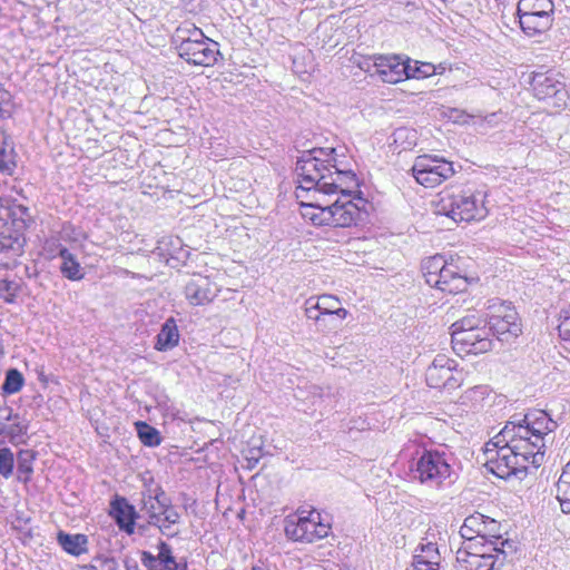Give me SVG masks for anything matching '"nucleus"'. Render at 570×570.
Returning a JSON list of instances; mask_svg holds the SVG:
<instances>
[{
  "label": "nucleus",
  "instance_id": "obj_1",
  "mask_svg": "<svg viewBox=\"0 0 570 570\" xmlns=\"http://www.w3.org/2000/svg\"><path fill=\"white\" fill-rule=\"evenodd\" d=\"M510 434H512L511 430L503 428L485 444L487 466L501 479L525 474L528 468L532 466V456L535 454L525 444L521 445L518 438Z\"/></svg>",
  "mask_w": 570,
  "mask_h": 570
},
{
  "label": "nucleus",
  "instance_id": "obj_2",
  "mask_svg": "<svg viewBox=\"0 0 570 570\" xmlns=\"http://www.w3.org/2000/svg\"><path fill=\"white\" fill-rule=\"evenodd\" d=\"M334 154V148H314L302 153L295 165L298 178L297 198L303 197V193L312 190L315 195H324L325 188L334 185L328 181L332 163L335 161Z\"/></svg>",
  "mask_w": 570,
  "mask_h": 570
},
{
  "label": "nucleus",
  "instance_id": "obj_3",
  "mask_svg": "<svg viewBox=\"0 0 570 570\" xmlns=\"http://www.w3.org/2000/svg\"><path fill=\"white\" fill-rule=\"evenodd\" d=\"M511 430V435L518 438L521 445H527L535 452L532 456V468H539L544 461L546 436L557 429L553 421L544 411L534 410L523 415L521 420H511L503 426Z\"/></svg>",
  "mask_w": 570,
  "mask_h": 570
},
{
  "label": "nucleus",
  "instance_id": "obj_4",
  "mask_svg": "<svg viewBox=\"0 0 570 570\" xmlns=\"http://www.w3.org/2000/svg\"><path fill=\"white\" fill-rule=\"evenodd\" d=\"M435 213L454 222L481 220L488 215L485 193L470 187L445 189L439 194Z\"/></svg>",
  "mask_w": 570,
  "mask_h": 570
},
{
  "label": "nucleus",
  "instance_id": "obj_5",
  "mask_svg": "<svg viewBox=\"0 0 570 570\" xmlns=\"http://www.w3.org/2000/svg\"><path fill=\"white\" fill-rule=\"evenodd\" d=\"M450 453L424 450L411 466L412 478L430 489H442L455 481Z\"/></svg>",
  "mask_w": 570,
  "mask_h": 570
},
{
  "label": "nucleus",
  "instance_id": "obj_6",
  "mask_svg": "<svg viewBox=\"0 0 570 570\" xmlns=\"http://www.w3.org/2000/svg\"><path fill=\"white\" fill-rule=\"evenodd\" d=\"M301 203L302 216L315 226L351 227L360 219V208L351 199L337 198L333 204Z\"/></svg>",
  "mask_w": 570,
  "mask_h": 570
},
{
  "label": "nucleus",
  "instance_id": "obj_7",
  "mask_svg": "<svg viewBox=\"0 0 570 570\" xmlns=\"http://www.w3.org/2000/svg\"><path fill=\"white\" fill-rule=\"evenodd\" d=\"M515 16L519 26L528 37L547 32L554 21L553 0H519Z\"/></svg>",
  "mask_w": 570,
  "mask_h": 570
},
{
  "label": "nucleus",
  "instance_id": "obj_8",
  "mask_svg": "<svg viewBox=\"0 0 570 570\" xmlns=\"http://www.w3.org/2000/svg\"><path fill=\"white\" fill-rule=\"evenodd\" d=\"M487 323L489 331L502 343H511L522 333V324L514 306L499 298L489 301Z\"/></svg>",
  "mask_w": 570,
  "mask_h": 570
},
{
  "label": "nucleus",
  "instance_id": "obj_9",
  "mask_svg": "<svg viewBox=\"0 0 570 570\" xmlns=\"http://www.w3.org/2000/svg\"><path fill=\"white\" fill-rule=\"evenodd\" d=\"M415 180L428 188H433L455 174L452 161L432 155L417 156L412 166Z\"/></svg>",
  "mask_w": 570,
  "mask_h": 570
},
{
  "label": "nucleus",
  "instance_id": "obj_10",
  "mask_svg": "<svg viewBox=\"0 0 570 570\" xmlns=\"http://www.w3.org/2000/svg\"><path fill=\"white\" fill-rule=\"evenodd\" d=\"M191 32L194 39L176 46L179 57L195 66L215 65L220 56L218 43L205 37L202 30H191Z\"/></svg>",
  "mask_w": 570,
  "mask_h": 570
},
{
  "label": "nucleus",
  "instance_id": "obj_11",
  "mask_svg": "<svg viewBox=\"0 0 570 570\" xmlns=\"http://www.w3.org/2000/svg\"><path fill=\"white\" fill-rule=\"evenodd\" d=\"M330 525L321 522L320 513L311 512L306 517L287 518L285 520V534L293 541L312 543L326 538Z\"/></svg>",
  "mask_w": 570,
  "mask_h": 570
},
{
  "label": "nucleus",
  "instance_id": "obj_12",
  "mask_svg": "<svg viewBox=\"0 0 570 570\" xmlns=\"http://www.w3.org/2000/svg\"><path fill=\"white\" fill-rule=\"evenodd\" d=\"M471 547L461 548L456 552L458 570H500L509 559V551L502 549L497 552L487 548L480 551H470Z\"/></svg>",
  "mask_w": 570,
  "mask_h": 570
},
{
  "label": "nucleus",
  "instance_id": "obj_13",
  "mask_svg": "<svg viewBox=\"0 0 570 570\" xmlns=\"http://www.w3.org/2000/svg\"><path fill=\"white\" fill-rule=\"evenodd\" d=\"M531 88L538 100L546 101L554 108H560L567 102L568 92L564 82L560 80V75L553 70L534 72Z\"/></svg>",
  "mask_w": 570,
  "mask_h": 570
},
{
  "label": "nucleus",
  "instance_id": "obj_14",
  "mask_svg": "<svg viewBox=\"0 0 570 570\" xmlns=\"http://www.w3.org/2000/svg\"><path fill=\"white\" fill-rule=\"evenodd\" d=\"M358 66L365 71H374L384 82L397 83L409 79V59L400 56L374 55L364 59Z\"/></svg>",
  "mask_w": 570,
  "mask_h": 570
},
{
  "label": "nucleus",
  "instance_id": "obj_15",
  "mask_svg": "<svg viewBox=\"0 0 570 570\" xmlns=\"http://www.w3.org/2000/svg\"><path fill=\"white\" fill-rule=\"evenodd\" d=\"M456 362L444 354H438L425 371L426 384L432 389L454 390L461 385V373Z\"/></svg>",
  "mask_w": 570,
  "mask_h": 570
},
{
  "label": "nucleus",
  "instance_id": "obj_16",
  "mask_svg": "<svg viewBox=\"0 0 570 570\" xmlns=\"http://www.w3.org/2000/svg\"><path fill=\"white\" fill-rule=\"evenodd\" d=\"M451 343L454 352L459 355L487 353L493 346L492 340L489 337V330L485 327L451 333Z\"/></svg>",
  "mask_w": 570,
  "mask_h": 570
},
{
  "label": "nucleus",
  "instance_id": "obj_17",
  "mask_svg": "<svg viewBox=\"0 0 570 570\" xmlns=\"http://www.w3.org/2000/svg\"><path fill=\"white\" fill-rule=\"evenodd\" d=\"M348 312L341 306L340 299L334 295L324 294L318 297H309L305 301V315L308 320L321 325L326 316H337L344 320Z\"/></svg>",
  "mask_w": 570,
  "mask_h": 570
},
{
  "label": "nucleus",
  "instance_id": "obj_18",
  "mask_svg": "<svg viewBox=\"0 0 570 570\" xmlns=\"http://www.w3.org/2000/svg\"><path fill=\"white\" fill-rule=\"evenodd\" d=\"M24 238L13 232L11 227L0 226V267L10 269L17 265L18 258L23 254Z\"/></svg>",
  "mask_w": 570,
  "mask_h": 570
},
{
  "label": "nucleus",
  "instance_id": "obj_19",
  "mask_svg": "<svg viewBox=\"0 0 570 570\" xmlns=\"http://www.w3.org/2000/svg\"><path fill=\"white\" fill-rule=\"evenodd\" d=\"M185 297L193 306L212 303L219 293V287L208 276L194 275L185 285Z\"/></svg>",
  "mask_w": 570,
  "mask_h": 570
},
{
  "label": "nucleus",
  "instance_id": "obj_20",
  "mask_svg": "<svg viewBox=\"0 0 570 570\" xmlns=\"http://www.w3.org/2000/svg\"><path fill=\"white\" fill-rule=\"evenodd\" d=\"M110 517L118 528L127 534L135 533L138 513L132 504L124 497L115 495L110 502Z\"/></svg>",
  "mask_w": 570,
  "mask_h": 570
},
{
  "label": "nucleus",
  "instance_id": "obj_21",
  "mask_svg": "<svg viewBox=\"0 0 570 570\" xmlns=\"http://www.w3.org/2000/svg\"><path fill=\"white\" fill-rule=\"evenodd\" d=\"M468 277L462 275L459 267L451 262L444 266L431 287H435L444 293L458 294L464 292L468 288Z\"/></svg>",
  "mask_w": 570,
  "mask_h": 570
},
{
  "label": "nucleus",
  "instance_id": "obj_22",
  "mask_svg": "<svg viewBox=\"0 0 570 570\" xmlns=\"http://www.w3.org/2000/svg\"><path fill=\"white\" fill-rule=\"evenodd\" d=\"M484 529L481 533V547L490 549L493 552L507 549L509 557L515 552V544L513 541L502 539L500 534V523L492 518L484 515Z\"/></svg>",
  "mask_w": 570,
  "mask_h": 570
},
{
  "label": "nucleus",
  "instance_id": "obj_23",
  "mask_svg": "<svg viewBox=\"0 0 570 570\" xmlns=\"http://www.w3.org/2000/svg\"><path fill=\"white\" fill-rule=\"evenodd\" d=\"M328 175H331V177H328V181H332L334 185L325 188L324 195L341 193L344 198H348L352 195L353 189L358 187L355 173L353 170L340 169L336 166V160L332 163V168Z\"/></svg>",
  "mask_w": 570,
  "mask_h": 570
},
{
  "label": "nucleus",
  "instance_id": "obj_24",
  "mask_svg": "<svg viewBox=\"0 0 570 570\" xmlns=\"http://www.w3.org/2000/svg\"><path fill=\"white\" fill-rule=\"evenodd\" d=\"M180 522V514L171 504L168 508L159 510V514L151 517V525L158 528L161 534L168 538H175L179 534L177 525Z\"/></svg>",
  "mask_w": 570,
  "mask_h": 570
},
{
  "label": "nucleus",
  "instance_id": "obj_25",
  "mask_svg": "<svg viewBox=\"0 0 570 570\" xmlns=\"http://www.w3.org/2000/svg\"><path fill=\"white\" fill-rule=\"evenodd\" d=\"M57 542L65 552L75 557L88 551V537L82 533L70 534L59 531L57 533Z\"/></svg>",
  "mask_w": 570,
  "mask_h": 570
},
{
  "label": "nucleus",
  "instance_id": "obj_26",
  "mask_svg": "<svg viewBox=\"0 0 570 570\" xmlns=\"http://www.w3.org/2000/svg\"><path fill=\"white\" fill-rule=\"evenodd\" d=\"M58 256L61 258L60 272L69 281H80L85 274L76 256L66 247L59 249Z\"/></svg>",
  "mask_w": 570,
  "mask_h": 570
},
{
  "label": "nucleus",
  "instance_id": "obj_27",
  "mask_svg": "<svg viewBox=\"0 0 570 570\" xmlns=\"http://www.w3.org/2000/svg\"><path fill=\"white\" fill-rule=\"evenodd\" d=\"M179 342V332L173 317L166 320L157 335L156 350L167 351L175 347Z\"/></svg>",
  "mask_w": 570,
  "mask_h": 570
},
{
  "label": "nucleus",
  "instance_id": "obj_28",
  "mask_svg": "<svg viewBox=\"0 0 570 570\" xmlns=\"http://www.w3.org/2000/svg\"><path fill=\"white\" fill-rule=\"evenodd\" d=\"M484 514L475 512L465 518L462 527L460 528V535L466 541L474 539L481 540L482 529H484Z\"/></svg>",
  "mask_w": 570,
  "mask_h": 570
},
{
  "label": "nucleus",
  "instance_id": "obj_29",
  "mask_svg": "<svg viewBox=\"0 0 570 570\" xmlns=\"http://www.w3.org/2000/svg\"><path fill=\"white\" fill-rule=\"evenodd\" d=\"M446 259L442 255H435L428 257L422 262V273L428 285L432 286L436 276L441 273L444 266L448 264Z\"/></svg>",
  "mask_w": 570,
  "mask_h": 570
},
{
  "label": "nucleus",
  "instance_id": "obj_30",
  "mask_svg": "<svg viewBox=\"0 0 570 570\" xmlns=\"http://www.w3.org/2000/svg\"><path fill=\"white\" fill-rule=\"evenodd\" d=\"M13 147L10 137L4 130L0 129V170L11 174L16 167L12 160Z\"/></svg>",
  "mask_w": 570,
  "mask_h": 570
},
{
  "label": "nucleus",
  "instance_id": "obj_31",
  "mask_svg": "<svg viewBox=\"0 0 570 570\" xmlns=\"http://www.w3.org/2000/svg\"><path fill=\"white\" fill-rule=\"evenodd\" d=\"M157 549H158L157 556H154L149 551H141V558L149 561V563L151 562V564L153 563L154 564L165 563V564L176 566V558L173 556L171 547L167 542L159 541L157 544Z\"/></svg>",
  "mask_w": 570,
  "mask_h": 570
},
{
  "label": "nucleus",
  "instance_id": "obj_32",
  "mask_svg": "<svg viewBox=\"0 0 570 570\" xmlns=\"http://www.w3.org/2000/svg\"><path fill=\"white\" fill-rule=\"evenodd\" d=\"M136 428L138 436L144 445L157 446L160 444L161 436L157 429L141 421L136 423Z\"/></svg>",
  "mask_w": 570,
  "mask_h": 570
},
{
  "label": "nucleus",
  "instance_id": "obj_33",
  "mask_svg": "<svg viewBox=\"0 0 570 570\" xmlns=\"http://www.w3.org/2000/svg\"><path fill=\"white\" fill-rule=\"evenodd\" d=\"M36 459V454L31 450H20L18 452V472L23 475L19 476L23 482H28L33 473V461Z\"/></svg>",
  "mask_w": 570,
  "mask_h": 570
},
{
  "label": "nucleus",
  "instance_id": "obj_34",
  "mask_svg": "<svg viewBox=\"0 0 570 570\" xmlns=\"http://www.w3.org/2000/svg\"><path fill=\"white\" fill-rule=\"evenodd\" d=\"M24 384V377L17 368H10L6 373L4 381L2 383L3 394L11 395L18 393Z\"/></svg>",
  "mask_w": 570,
  "mask_h": 570
},
{
  "label": "nucleus",
  "instance_id": "obj_35",
  "mask_svg": "<svg viewBox=\"0 0 570 570\" xmlns=\"http://www.w3.org/2000/svg\"><path fill=\"white\" fill-rule=\"evenodd\" d=\"M2 210L6 212L7 218L11 219L13 226L17 228L26 226V218L29 216L27 207L12 203L3 207Z\"/></svg>",
  "mask_w": 570,
  "mask_h": 570
},
{
  "label": "nucleus",
  "instance_id": "obj_36",
  "mask_svg": "<svg viewBox=\"0 0 570 570\" xmlns=\"http://www.w3.org/2000/svg\"><path fill=\"white\" fill-rule=\"evenodd\" d=\"M28 431V423L26 421H19L11 424L9 428L6 426V434L9 442L13 445H18L26 442V435Z\"/></svg>",
  "mask_w": 570,
  "mask_h": 570
},
{
  "label": "nucleus",
  "instance_id": "obj_37",
  "mask_svg": "<svg viewBox=\"0 0 570 570\" xmlns=\"http://www.w3.org/2000/svg\"><path fill=\"white\" fill-rule=\"evenodd\" d=\"M435 66L430 62L412 61L409 59V78H428L435 73Z\"/></svg>",
  "mask_w": 570,
  "mask_h": 570
},
{
  "label": "nucleus",
  "instance_id": "obj_38",
  "mask_svg": "<svg viewBox=\"0 0 570 570\" xmlns=\"http://www.w3.org/2000/svg\"><path fill=\"white\" fill-rule=\"evenodd\" d=\"M14 455L9 448H0V475L9 479L13 473Z\"/></svg>",
  "mask_w": 570,
  "mask_h": 570
},
{
  "label": "nucleus",
  "instance_id": "obj_39",
  "mask_svg": "<svg viewBox=\"0 0 570 570\" xmlns=\"http://www.w3.org/2000/svg\"><path fill=\"white\" fill-rule=\"evenodd\" d=\"M482 323L483 320H481V317L474 314L466 315L452 324V333H458V331H474L480 328Z\"/></svg>",
  "mask_w": 570,
  "mask_h": 570
},
{
  "label": "nucleus",
  "instance_id": "obj_40",
  "mask_svg": "<svg viewBox=\"0 0 570 570\" xmlns=\"http://www.w3.org/2000/svg\"><path fill=\"white\" fill-rule=\"evenodd\" d=\"M142 493H146V495L154 500L158 504V509L168 508L171 505L170 498L166 494L164 489L160 485L155 487H148Z\"/></svg>",
  "mask_w": 570,
  "mask_h": 570
},
{
  "label": "nucleus",
  "instance_id": "obj_41",
  "mask_svg": "<svg viewBox=\"0 0 570 570\" xmlns=\"http://www.w3.org/2000/svg\"><path fill=\"white\" fill-rule=\"evenodd\" d=\"M20 291V285L17 282L0 279V298L7 303H13Z\"/></svg>",
  "mask_w": 570,
  "mask_h": 570
},
{
  "label": "nucleus",
  "instance_id": "obj_42",
  "mask_svg": "<svg viewBox=\"0 0 570 570\" xmlns=\"http://www.w3.org/2000/svg\"><path fill=\"white\" fill-rule=\"evenodd\" d=\"M557 499L563 513H570V484H556Z\"/></svg>",
  "mask_w": 570,
  "mask_h": 570
},
{
  "label": "nucleus",
  "instance_id": "obj_43",
  "mask_svg": "<svg viewBox=\"0 0 570 570\" xmlns=\"http://www.w3.org/2000/svg\"><path fill=\"white\" fill-rule=\"evenodd\" d=\"M191 30H200L199 28L195 27L194 24H186L178 27L173 36L174 43L181 45L185 43V41H190L194 39L191 37Z\"/></svg>",
  "mask_w": 570,
  "mask_h": 570
},
{
  "label": "nucleus",
  "instance_id": "obj_44",
  "mask_svg": "<svg viewBox=\"0 0 570 570\" xmlns=\"http://www.w3.org/2000/svg\"><path fill=\"white\" fill-rule=\"evenodd\" d=\"M11 94L0 85V119H4L11 116Z\"/></svg>",
  "mask_w": 570,
  "mask_h": 570
},
{
  "label": "nucleus",
  "instance_id": "obj_45",
  "mask_svg": "<svg viewBox=\"0 0 570 570\" xmlns=\"http://www.w3.org/2000/svg\"><path fill=\"white\" fill-rule=\"evenodd\" d=\"M558 331L563 341L570 342V305L561 313V321L558 325Z\"/></svg>",
  "mask_w": 570,
  "mask_h": 570
},
{
  "label": "nucleus",
  "instance_id": "obj_46",
  "mask_svg": "<svg viewBox=\"0 0 570 570\" xmlns=\"http://www.w3.org/2000/svg\"><path fill=\"white\" fill-rule=\"evenodd\" d=\"M488 394V386L485 385H478L469 389L465 392L464 397L466 400L473 401V402H481L484 396Z\"/></svg>",
  "mask_w": 570,
  "mask_h": 570
},
{
  "label": "nucleus",
  "instance_id": "obj_47",
  "mask_svg": "<svg viewBox=\"0 0 570 570\" xmlns=\"http://www.w3.org/2000/svg\"><path fill=\"white\" fill-rule=\"evenodd\" d=\"M142 510L146 512L148 517V524L151 525V517L154 514H159L158 504L149 499L146 493H142Z\"/></svg>",
  "mask_w": 570,
  "mask_h": 570
},
{
  "label": "nucleus",
  "instance_id": "obj_48",
  "mask_svg": "<svg viewBox=\"0 0 570 570\" xmlns=\"http://www.w3.org/2000/svg\"><path fill=\"white\" fill-rule=\"evenodd\" d=\"M341 318L337 316H326V321L322 322L321 325H317L321 331H333L337 330L341 325Z\"/></svg>",
  "mask_w": 570,
  "mask_h": 570
},
{
  "label": "nucleus",
  "instance_id": "obj_49",
  "mask_svg": "<svg viewBox=\"0 0 570 570\" xmlns=\"http://www.w3.org/2000/svg\"><path fill=\"white\" fill-rule=\"evenodd\" d=\"M141 563L148 570H177L176 566H170V564H165V563H161V564L153 563V567H151V562L149 563V561L145 560L144 558H141Z\"/></svg>",
  "mask_w": 570,
  "mask_h": 570
},
{
  "label": "nucleus",
  "instance_id": "obj_50",
  "mask_svg": "<svg viewBox=\"0 0 570 570\" xmlns=\"http://www.w3.org/2000/svg\"><path fill=\"white\" fill-rule=\"evenodd\" d=\"M570 484V461L566 464V466L563 468V471L557 482V484Z\"/></svg>",
  "mask_w": 570,
  "mask_h": 570
},
{
  "label": "nucleus",
  "instance_id": "obj_51",
  "mask_svg": "<svg viewBox=\"0 0 570 570\" xmlns=\"http://www.w3.org/2000/svg\"><path fill=\"white\" fill-rule=\"evenodd\" d=\"M124 563L126 570H140L137 561L131 558H127Z\"/></svg>",
  "mask_w": 570,
  "mask_h": 570
},
{
  "label": "nucleus",
  "instance_id": "obj_52",
  "mask_svg": "<svg viewBox=\"0 0 570 570\" xmlns=\"http://www.w3.org/2000/svg\"><path fill=\"white\" fill-rule=\"evenodd\" d=\"M104 566L107 570H115L117 568V562L114 558H107L104 561Z\"/></svg>",
  "mask_w": 570,
  "mask_h": 570
},
{
  "label": "nucleus",
  "instance_id": "obj_53",
  "mask_svg": "<svg viewBox=\"0 0 570 570\" xmlns=\"http://www.w3.org/2000/svg\"><path fill=\"white\" fill-rule=\"evenodd\" d=\"M8 414L4 416L7 421L16 420L18 419V414H13L11 409H6Z\"/></svg>",
  "mask_w": 570,
  "mask_h": 570
},
{
  "label": "nucleus",
  "instance_id": "obj_54",
  "mask_svg": "<svg viewBox=\"0 0 570 570\" xmlns=\"http://www.w3.org/2000/svg\"><path fill=\"white\" fill-rule=\"evenodd\" d=\"M24 272H26V276L29 278L37 275V272L36 271L31 272V268L29 266H24Z\"/></svg>",
  "mask_w": 570,
  "mask_h": 570
},
{
  "label": "nucleus",
  "instance_id": "obj_55",
  "mask_svg": "<svg viewBox=\"0 0 570 570\" xmlns=\"http://www.w3.org/2000/svg\"><path fill=\"white\" fill-rule=\"evenodd\" d=\"M248 460V468L249 469H253L254 465L258 462V459L257 458H254V456H250L247 459Z\"/></svg>",
  "mask_w": 570,
  "mask_h": 570
},
{
  "label": "nucleus",
  "instance_id": "obj_56",
  "mask_svg": "<svg viewBox=\"0 0 570 570\" xmlns=\"http://www.w3.org/2000/svg\"><path fill=\"white\" fill-rule=\"evenodd\" d=\"M177 570H187V562H177L176 561Z\"/></svg>",
  "mask_w": 570,
  "mask_h": 570
},
{
  "label": "nucleus",
  "instance_id": "obj_57",
  "mask_svg": "<svg viewBox=\"0 0 570 570\" xmlns=\"http://www.w3.org/2000/svg\"><path fill=\"white\" fill-rule=\"evenodd\" d=\"M6 433V424L0 421V434Z\"/></svg>",
  "mask_w": 570,
  "mask_h": 570
},
{
  "label": "nucleus",
  "instance_id": "obj_58",
  "mask_svg": "<svg viewBox=\"0 0 570 570\" xmlns=\"http://www.w3.org/2000/svg\"><path fill=\"white\" fill-rule=\"evenodd\" d=\"M403 131H404L403 129H397L394 135L396 137H400L403 134Z\"/></svg>",
  "mask_w": 570,
  "mask_h": 570
},
{
  "label": "nucleus",
  "instance_id": "obj_59",
  "mask_svg": "<svg viewBox=\"0 0 570 570\" xmlns=\"http://www.w3.org/2000/svg\"><path fill=\"white\" fill-rule=\"evenodd\" d=\"M86 570H98L96 567L94 566H88V567H85Z\"/></svg>",
  "mask_w": 570,
  "mask_h": 570
},
{
  "label": "nucleus",
  "instance_id": "obj_60",
  "mask_svg": "<svg viewBox=\"0 0 570 570\" xmlns=\"http://www.w3.org/2000/svg\"><path fill=\"white\" fill-rule=\"evenodd\" d=\"M250 570H262L259 567H252Z\"/></svg>",
  "mask_w": 570,
  "mask_h": 570
}]
</instances>
